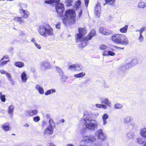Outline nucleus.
Returning <instances> with one entry per match:
<instances>
[{
	"mask_svg": "<svg viewBox=\"0 0 146 146\" xmlns=\"http://www.w3.org/2000/svg\"><path fill=\"white\" fill-rule=\"evenodd\" d=\"M79 33L77 34L76 38L77 42L80 41V44L82 47L86 46L88 43L87 37L83 38L84 35L87 33V30L85 28H78Z\"/></svg>",
	"mask_w": 146,
	"mask_h": 146,
	"instance_id": "nucleus-1",
	"label": "nucleus"
},
{
	"mask_svg": "<svg viewBox=\"0 0 146 146\" xmlns=\"http://www.w3.org/2000/svg\"><path fill=\"white\" fill-rule=\"evenodd\" d=\"M76 13L75 11L72 9H68L65 12V14L62 17V19L64 23H73L75 22Z\"/></svg>",
	"mask_w": 146,
	"mask_h": 146,
	"instance_id": "nucleus-2",
	"label": "nucleus"
},
{
	"mask_svg": "<svg viewBox=\"0 0 146 146\" xmlns=\"http://www.w3.org/2000/svg\"><path fill=\"white\" fill-rule=\"evenodd\" d=\"M38 30L40 35L43 36H52L54 34L53 29L49 25L40 26Z\"/></svg>",
	"mask_w": 146,
	"mask_h": 146,
	"instance_id": "nucleus-3",
	"label": "nucleus"
},
{
	"mask_svg": "<svg viewBox=\"0 0 146 146\" xmlns=\"http://www.w3.org/2000/svg\"><path fill=\"white\" fill-rule=\"evenodd\" d=\"M60 0H46L44 1V3L47 4H56V9L58 13V16L61 17L63 14L64 10V5L62 3H59Z\"/></svg>",
	"mask_w": 146,
	"mask_h": 146,
	"instance_id": "nucleus-4",
	"label": "nucleus"
},
{
	"mask_svg": "<svg viewBox=\"0 0 146 146\" xmlns=\"http://www.w3.org/2000/svg\"><path fill=\"white\" fill-rule=\"evenodd\" d=\"M111 40L115 43L124 45L129 43L127 38L124 35L119 34L114 35L111 37Z\"/></svg>",
	"mask_w": 146,
	"mask_h": 146,
	"instance_id": "nucleus-5",
	"label": "nucleus"
},
{
	"mask_svg": "<svg viewBox=\"0 0 146 146\" xmlns=\"http://www.w3.org/2000/svg\"><path fill=\"white\" fill-rule=\"evenodd\" d=\"M84 126L89 130L94 131L98 128V123L95 119L86 118L84 119Z\"/></svg>",
	"mask_w": 146,
	"mask_h": 146,
	"instance_id": "nucleus-6",
	"label": "nucleus"
},
{
	"mask_svg": "<svg viewBox=\"0 0 146 146\" xmlns=\"http://www.w3.org/2000/svg\"><path fill=\"white\" fill-rule=\"evenodd\" d=\"M95 135L98 139L102 141L105 140L107 137L106 135L104 133L101 129H99L96 131Z\"/></svg>",
	"mask_w": 146,
	"mask_h": 146,
	"instance_id": "nucleus-7",
	"label": "nucleus"
},
{
	"mask_svg": "<svg viewBox=\"0 0 146 146\" xmlns=\"http://www.w3.org/2000/svg\"><path fill=\"white\" fill-rule=\"evenodd\" d=\"M96 140V138L94 136L90 135L89 136H83L82 141L86 143L93 142Z\"/></svg>",
	"mask_w": 146,
	"mask_h": 146,
	"instance_id": "nucleus-8",
	"label": "nucleus"
},
{
	"mask_svg": "<svg viewBox=\"0 0 146 146\" xmlns=\"http://www.w3.org/2000/svg\"><path fill=\"white\" fill-rule=\"evenodd\" d=\"M81 1L78 0L76 2L75 6L76 8V12L78 13L79 17H80L83 11L82 8L81 7Z\"/></svg>",
	"mask_w": 146,
	"mask_h": 146,
	"instance_id": "nucleus-9",
	"label": "nucleus"
},
{
	"mask_svg": "<svg viewBox=\"0 0 146 146\" xmlns=\"http://www.w3.org/2000/svg\"><path fill=\"white\" fill-rule=\"evenodd\" d=\"M95 13L97 17L99 18L100 16L101 7L100 4L98 2L96 5L94 9Z\"/></svg>",
	"mask_w": 146,
	"mask_h": 146,
	"instance_id": "nucleus-10",
	"label": "nucleus"
},
{
	"mask_svg": "<svg viewBox=\"0 0 146 146\" xmlns=\"http://www.w3.org/2000/svg\"><path fill=\"white\" fill-rule=\"evenodd\" d=\"M53 129L52 127L48 126L44 131V136L45 137H47L49 135H52L53 133Z\"/></svg>",
	"mask_w": 146,
	"mask_h": 146,
	"instance_id": "nucleus-11",
	"label": "nucleus"
},
{
	"mask_svg": "<svg viewBox=\"0 0 146 146\" xmlns=\"http://www.w3.org/2000/svg\"><path fill=\"white\" fill-rule=\"evenodd\" d=\"M99 31L102 34L106 35H110L112 33L111 31L106 29L105 28L103 27L100 28Z\"/></svg>",
	"mask_w": 146,
	"mask_h": 146,
	"instance_id": "nucleus-12",
	"label": "nucleus"
},
{
	"mask_svg": "<svg viewBox=\"0 0 146 146\" xmlns=\"http://www.w3.org/2000/svg\"><path fill=\"white\" fill-rule=\"evenodd\" d=\"M138 60L136 59H134L131 60L129 62H127L125 65V67L127 68H129L137 64Z\"/></svg>",
	"mask_w": 146,
	"mask_h": 146,
	"instance_id": "nucleus-13",
	"label": "nucleus"
},
{
	"mask_svg": "<svg viewBox=\"0 0 146 146\" xmlns=\"http://www.w3.org/2000/svg\"><path fill=\"white\" fill-rule=\"evenodd\" d=\"M83 68L82 66L80 64H74L70 65L69 67V69H74L75 70L79 71L82 70Z\"/></svg>",
	"mask_w": 146,
	"mask_h": 146,
	"instance_id": "nucleus-14",
	"label": "nucleus"
},
{
	"mask_svg": "<svg viewBox=\"0 0 146 146\" xmlns=\"http://www.w3.org/2000/svg\"><path fill=\"white\" fill-rule=\"evenodd\" d=\"M40 66L41 68L43 69H49L51 67L50 64L46 61H44L41 62Z\"/></svg>",
	"mask_w": 146,
	"mask_h": 146,
	"instance_id": "nucleus-15",
	"label": "nucleus"
},
{
	"mask_svg": "<svg viewBox=\"0 0 146 146\" xmlns=\"http://www.w3.org/2000/svg\"><path fill=\"white\" fill-rule=\"evenodd\" d=\"M123 123L125 125L129 124L132 121V117L130 116H127L124 117L123 119Z\"/></svg>",
	"mask_w": 146,
	"mask_h": 146,
	"instance_id": "nucleus-16",
	"label": "nucleus"
},
{
	"mask_svg": "<svg viewBox=\"0 0 146 146\" xmlns=\"http://www.w3.org/2000/svg\"><path fill=\"white\" fill-rule=\"evenodd\" d=\"M27 77L28 76L26 71H23L21 73V78L22 82L23 83H25L27 82L28 79Z\"/></svg>",
	"mask_w": 146,
	"mask_h": 146,
	"instance_id": "nucleus-17",
	"label": "nucleus"
},
{
	"mask_svg": "<svg viewBox=\"0 0 146 146\" xmlns=\"http://www.w3.org/2000/svg\"><path fill=\"white\" fill-rule=\"evenodd\" d=\"M115 54V53L112 51L108 50H104L102 51V55L104 56H114Z\"/></svg>",
	"mask_w": 146,
	"mask_h": 146,
	"instance_id": "nucleus-18",
	"label": "nucleus"
},
{
	"mask_svg": "<svg viewBox=\"0 0 146 146\" xmlns=\"http://www.w3.org/2000/svg\"><path fill=\"white\" fill-rule=\"evenodd\" d=\"M38 113V111L37 110L35 109L31 110H27L26 111V113L29 116H33L36 115Z\"/></svg>",
	"mask_w": 146,
	"mask_h": 146,
	"instance_id": "nucleus-19",
	"label": "nucleus"
},
{
	"mask_svg": "<svg viewBox=\"0 0 146 146\" xmlns=\"http://www.w3.org/2000/svg\"><path fill=\"white\" fill-rule=\"evenodd\" d=\"M101 103L102 104L106 105L109 107H111V102L108 98L102 99L101 100Z\"/></svg>",
	"mask_w": 146,
	"mask_h": 146,
	"instance_id": "nucleus-20",
	"label": "nucleus"
},
{
	"mask_svg": "<svg viewBox=\"0 0 146 146\" xmlns=\"http://www.w3.org/2000/svg\"><path fill=\"white\" fill-rule=\"evenodd\" d=\"M20 12L22 14V17L24 18H28L29 15V12L26 10L21 9V10H20Z\"/></svg>",
	"mask_w": 146,
	"mask_h": 146,
	"instance_id": "nucleus-21",
	"label": "nucleus"
},
{
	"mask_svg": "<svg viewBox=\"0 0 146 146\" xmlns=\"http://www.w3.org/2000/svg\"><path fill=\"white\" fill-rule=\"evenodd\" d=\"M35 88L40 94H42L44 93V89L40 85L38 84L36 85Z\"/></svg>",
	"mask_w": 146,
	"mask_h": 146,
	"instance_id": "nucleus-22",
	"label": "nucleus"
},
{
	"mask_svg": "<svg viewBox=\"0 0 146 146\" xmlns=\"http://www.w3.org/2000/svg\"><path fill=\"white\" fill-rule=\"evenodd\" d=\"M109 116L108 114L105 113L102 116V119L103 122V125H105L107 123L106 119L108 118Z\"/></svg>",
	"mask_w": 146,
	"mask_h": 146,
	"instance_id": "nucleus-23",
	"label": "nucleus"
},
{
	"mask_svg": "<svg viewBox=\"0 0 146 146\" xmlns=\"http://www.w3.org/2000/svg\"><path fill=\"white\" fill-rule=\"evenodd\" d=\"M96 35V31L94 29L92 30L88 35V36L87 37L88 38V41L89 40L91 39L94 36Z\"/></svg>",
	"mask_w": 146,
	"mask_h": 146,
	"instance_id": "nucleus-24",
	"label": "nucleus"
},
{
	"mask_svg": "<svg viewBox=\"0 0 146 146\" xmlns=\"http://www.w3.org/2000/svg\"><path fill=\"white\" fill-rule=\"evenodd\" d=\"M140 135L142 137L146 139V128L144 127L141 129Z\"/></svg>",
	"mask_w": 146,
	"mask_h": 146,
	"instance_id": "nucleus-25",
	"label": "nucleus"
},
{
	"mask_svg": "<svg viewBox=\"0 0 146 146\" xmlns=\"http://www.w3.org/2000/svg\"><path fill=\"white\" fill-rule=\"evenodd\" d=\"M17 67L19 68H22L25 66L24 63L21 61H17L15 62L14 64Z\"/></svg>",
	"mask_w": 146,
	"mask_h": 146,
	"instance_id": "nucleus-26",
	"label": "nucleus"
},
{
	"mask_svg": "<svg viewBox=\"0 0 146 146\" xmlns=\"http://www.w3.org/2000/svg\"><path fill=\"white\" fill-rule=\"evenodd\" d=\"M2 127L4 130L5 131H9L11 129L9 126V124L8 123H6L3 124Z\"/></svg>",
	"mask_w": 146,
	"mask_h": 146,
	"instance_id": "nucleus-27",
	"label": "nucleus"
},
{
	"mask_svg": "<svg viewBox=\"0 0 146 146\" xmlns=\"http://www.w3.org/2000/svg\"><path fill=\"white\" fill-rule=\"evenodd\" d=\"M56 70L60 74V75L61 76V77L62 78H64L66 79V77L63 75V72L61 68L56 67Z\"/></svg>",
	"mask_w": 146,
	"mask_h": 146,
	"instance_id": "nucleus-28",
	"label": "nucleus"
},
{
	"mask_svg": "<svg viewBox=\"0 0 146 146\" xmlns=\"http://www.w3.org/2000/svg\"><path fill=\"white\" fill-rule=\"evenodd\" d=\"M14 107L13 105L9 106L8 110V113L12 115L14 112Z\"/></svg>",
	"mask_w": 146,
	"mask_h": 146,
	"instance_id": "nucleus-29",
	"label": "nucleus"
},
{
	"mask_svg": "<svg viewBox=\"0 0 146 146\" xmlns=\"http://www.w3.org/2000/svg\"><path fill=\"white\" fill-rule=\"evenodd\" d=\"M14 20L16 22H18L20 24L24 23V21L21 17H16L14 18Z\"/></svg>",
	"mask_w": 146,
	"mask_h": 146,
	"instance_id": "nucleus-30",
	"label": "nucleus"
},
{
	"mask_svg": "<svg viewBox=\"0 0 146 146\" xmlns=\"http://www.w3.org/2000/svg\"><path fill=\"white\" fill-rule=\"evenodd\" d=\"M135 123L133 122H132L129 123L126 127V129L128 130H131L135 127Z\"/></svg>",
	"mask_w": 146,
	"mask_h": 146,
	"instance_id": "nucleus-31",
	"label": "nucleus"
},
{
	"mask_svg": "<svg viewBox=\"0 0 146 146\" xmlns=\"http://www.w3.org/2000/svg\"><path fill=\"white\" fill-rule=\"evenodd\" d=\"M126 135L127 137L129 139H133L135 136L134 133L131 131L127 132Z\"/></svg>",
	"mask_w": 146,
	"mask_h": 146,
	"instance_id": "nucleus-32",
	"label": "nucleus"
},
{
	"mask_svg": "<svg viewBox=\"0 0 146 146\" xmlns=\"http://www.w3.org/2000/svg\"><path fill=\"white\" fill-rule=\"evenodd\" d=\"M56 92V90L54 89H52L47 90L44 93L45 95L47 96L50 95Z\"/></svg>",
	"mask_w": 146,
	"mask_h": 146,
	"instance_id": "nucleus-33",
	"label": "nucleus"
},
{
	"mask_svg": "<svg viewBox=\"0 0 146 146\" xmlns=\"http://www.w3.org/2000/svg\"><path fill=\"white\" fill-rule=\"evenodd\" d=\"M128 28V26L127 25H125L124 27L120 28L119 31L121 33H126Z\"/></svg>",
	"mask_w": 146,
	"mask_h": 146,
	"instance_id": "nucleus-34",
	"label": "nucleus"
},
{
	"mask_svg": "<svg viewBox=\"0 0 146 146\" xmlns=\"http://www.w3.org/2000/svg\"><path fill=\"white\" fill-rule=\"evenodd\" d=\"M85 75V72H82L80 73L74 74V76L77 78H82Z\"/></svg>",
	"mask_w": 146,
	"mask_h": 146,
	"instance_id": "nucleus-35",
	"label": "nucleus"
},
{
	"mask_svg": "<svg viewBox=\"0 0 146 146\" xmlns=\"http://www.w3.org/2000/svg\"><path fill=\"white\" fill-rule=\"evenodd\" d=\"M19 6L20 7L19 8V12H20V10L22 9L24 10L23 9H25L27 8V6L25 4H23L22 3H19Z\"/></svg>",
	"mask_w": 146,
	"mask_h": 146,
	"instance_id": "nucleus-36",
	"label": "nucleus"
},
{
	"mask_svg": "<svg viewBox=\"0 0 146 146\" xmlns=\"http://www.w3.org/2000/svg\"><path fill=\"white\" fill-rule=\"evenodd\" d=\"M146 7V3L140 2L138 5V7L140 8H143Z\"/></svg>",
	"mask_w": 146,
	"mask_h": 146,
	"instance_id": "nucleus-37",
	"label": "nucleus"
},
{
	"mask_svg": "<svg viewBox=\"0 0 146 146\" xmlns=\"http://www.w3.org/2000/svg\"><path fill=\"white\" fill-rule=\"evenodd\" d=\"M73 0H65V2L67 6L69 7L72 5Z\"/></svg>",
	"mask_w": 146,
	"mask_h": 146,
	"instance_id": "nucleus-38",
	"label": "nucleus"
},
{
	"mask_svg": "<svg viewBox=\"0 0 146 146\" xmlns=\"http://www.w3.org/2000/svg\"><path fill=\"white\" fill-rule=\"evenodd\" d=\"M0 99L1 101L3 102L5 101V95H2V93L0 92Z\"/></svg>",
	"mask_w": 146,
	"mask_h": 146,
	"instance_id": "nucleus-39",
	"label": "nucleus"
},
{
	"mask_svg": "<svg viewBox=\"0 0 146 146\" xmlns=\"http://www.w3.org/2000/svg\"><path fill=\"white\" fill-rule=\"evenodd\" d=\"M10 61V60L9 59L7 60H5L2 62L1 60L0 61V66H2L6 64L7 62Z\"/></svg>",
	"mask_w": 146,
	"mask_h": 146,
	"instance_id": "nucleus-40",
	"label": "nucleus"
},
{
	"mask_svg": "<svg viewBox=\"0 0 146 146\" xmlns=\"http://www.w3.org/2000/svg\"><path fill=\"white\" fill-rule=\"evenodd\" d=\"M0 73L2 74H5L8 77L10 74L9 73L6 72V71L4 70H0Z\"/></svg>",
	"mask_w": 146,
	"mask_h": 146,
	"instance_id": "nucleus-41",
	"label": "nucleus"
},
{
	"mask_svg": "<svg viewBox=\"0 0 146 146\" xmlns=\"http://www.w3.org/2000/svg\"><path fill=\"white\" fill-rule=\"evenodd\" d=\"M49 126H50L52 127L54 126L55 125V124L53 122V120L52 119L50 118L49 121Z\"/></svg>",
	"mask_w": 146,
	"mask_h": 146,
	"instance_id": "nucleus-42",
	"label": "nucleus"
},
{
	"mask_svg": "<svg viewBox=\"0 0 146 146\" xmlns=\"http://www.w3.org/2000/svg\"><path fill=\"white\" fill-rule=\"evenodd\" d=\"M122 105L120 104H116L114 105V108L115 109H120L122 107Z\"/></svg>",
	"mask_w": 146,
	"mask_h": 146,
	"instance_id": "nucleus-43",
	"label": "nucleus"
},
{
	"mask_svg": "<svg viewBox=\"0 0 146 146\" xmlns=\"http://www.w3.org/2000/svg\"><path fill=\"white\" fill-rule=\"evenodd\" d=\"M107 47L106 45L104 44H101L99 46L100 49L102 50H107Z\"/></svg>",
	"mask_w": 146,
	"mask_h": 146,
	"instance_id": "nucleus-44",
	"label": "nucleus"
},
{
	"mask_svg": "<svg viewBox=\"0 0 146 146\" xmlns=\"http://www.w3.org/2000/svg\"><path fill=\"white\" fill-rule=\"evenodd\" d=\"M137 143L140 144H142L143 143L144 141H143L142 139L141 138H139L137 139Z\"/></svg>",
	"mask_w": 146,
	"mask_h": 146,
	"instance_id": "nucleus-45",
	"label": "nucleus"
},
{
	"mask_svg": "<svg viewBox=\"0 0 146 146\" xmlns=\"http://www.w3.org/2000/svg\"><path fill=\"white\" fill-rule=\"evenodd\" d=\"M40 120V118L39 116L34 117L33 118V121L35 122H38Z\"/></svg>",
	"mask_w": 146,
	"mask_h": 146,
	"instance_id": "nucleus-46",
	"label": "nucleus"
},
{
	"mask_svg": "<svg viewBox=\"0 0 146 146\" xmlns=\"http://www.w3.org/2000/svg\"><path fill=\"white\" fill-rule=\"evenodd\" d=\"M7 78L8 79V80H9L10 81L11 83L13 85H14L15 84V82H14V81L12 79V78L11 76V75L10 74V75L9 76L7 77Z\"/></svg>",
	"mask_w": 146,
	"mask_h": 146,
	"instance_id": "nucleus-47",
	"label": "nucleus"
},
{
	"mask_svg": "<svg viewBox=\"0 0 146 146\" xmlns=\"http://www.w3.org/2000/svg\"><path fill=\"white\" fill-rule=\"evenodd\" d=\"M138 39L139 41L141 42L143 41L144 37L142 36V34H139V37Z\"/></svg>",
	"mask_w": 146,
	"mask_h": 146,
	"instance_id": "nucleus-48",
	"label": "nucleus"
},
{
	"mask_svg": "<svg viewBox=\"0 0 146 146\" xmlns=\"http://www.w3.org/2000/svg\"><path fill=\"white\" fill-rule=\"evenodd\" d=\"M115 0H105L106 2L109 3L110 4H112L114 3Z\"/></svg>",
	"mask_w": 146,
	"mask_h": 146,
	"instance_id": "nucleus-49",
	"label": "nucleus"
},
{
	"mask_svg": "<svg viewBox=\"0 0 146 146\" xmlns=\"http://www.w3.org/2000/svg\"><path fill=\"white\" fill-rule=\"evenodd\" d=\"M146 30V29L145 27H142L141 28L140 30H139V34H142V33L143 32L145 31Z\"/></svg>",
	"mask_w": 146,
	"mask_h": 146,
	"instance_id": "nucleus-50",
	"label": "nucleus"
},
{
	"mask_svg": "<svg viewBox=\"0 0 146 146\" xmlns=\"http://www.w3.org/2000/svg\"><path fill=\"white\" fill-rule=\"evenodd\" d=\"M101 142L98 141L95 143V146H101Z\"/></svg>",
	"mask_w": 146,
	"mask_h": 146,
	"instance_id": "nucleus-51",
	"label": "nucleus"
},
{
	"mask_svg": "<svg viewBox=\"0 0 146 146\" xmlns=\"http://www.w3.org/2000/svg\"><path fill=\"white\" fill-rule=\"evenodd\" d=\"M34 45L38 49H40L41 48V45L39 44H38L37 43L34 44Z\"/></svg>",
	"mask_w": 146,
	"mask_h": 146,
	"instance_id": "nucleus-52",
	"label": "nucleus"
},
{
	"mask_svg": "<svg viewBox=\"0 0 146 146\" xmlns=\"http://www.w3.org/2000/svg\"><path fill=\"white\" fill-rule=\"evenodd\" d=\"M107 106L105 104H102L101 108L106 109L108 108Z\"/></svg>",
	"mask_w": 146,
	"mask_h": 146,
	"instance_id": "nucleus-53",
	"label": "nucleus"
},
{
	"mask_svg": "<svg viewBox=\"0 0 146 146\" xmlns=\"http://www.w3.org/2000/svg\"><path fill=\"white\" fill-rule=\"evenodd\" d=\"M84 2L85 6L87 7L89 3V0H84Z\"/></svg>",
	"mask_w": 146,
	"mask_h": 146,
	"instance_id": "nucleus-54",
	"label": "nucleus"
},
{
	"mask_svg": "<svg viewBox=\"0 0 146 146\" xmlns=\"http://www.w3.org/2000/svg\"><path fill=\"white\" fill-rule=\"evenodd\" d=\"M9 58V56L7 55L5 56H3L1 59V61H2L4 59H7Z\"/></svg>",
	"mask_w": 146,
	"mask_h": 146,
	"instance_id": "nucleus-55",
	"label": "nucleus"
},
{
	"mask_svg": "<svg viewBox=\"0 0 146 146\" xmlns=\"http://www.w3.org/2000/svg\"><path fill=\"white\" fill-rule=\"evenodd\" d=\"M126 65V64L124 66H121V69L122 70V71L125 70V69H127L125 67V65Z\"/></svg>",
	"mask_w": 146,
	"mask_h": 146,
	"instance_id": "nucleus-56",
	"label": "nucleus"
},
{
	"mask_svg": "<svg viewBox=\"0 0 146 146\" xmlns=\"http://www.w3.org/2000/svg\"><path fill=\"white\" fill-rule=\"evenodd\" d=\"M56 28L60 29V24L59 23L56 25Z\"/></svg>",
	"mask_w": 146,
	"mask_h": 146,
	"instance_id": "nucleus-57",
	"label": "nucleus"
},
{
	"mask_svg": "<svg viewBox=\"0 0 146 146\" xmlns=\"http://www.w3.org/2000/svg\"><path fill=\"white\" fill-rule=\"evenodd\" d=\"M96 106L98 108H101L102 104H96Z\"/></svg>",
	"mask_w": 146,
	"mask_h": 146,
	"instance_id": "nucleus-58",
	"label": "nucleus"
},
{
	"mask_svg": "<svg viewBox=\"0 0 146 146\" xmlns=\"http://www.w3.org/2000/svg\"><path fill=\"white\" fill-rule=\"evenodd\" d=\"M93 115H94L96 117H97L99 115V114L98 112H96L94 113L93 114Z\"/></svg>",
	"mask_w": 146,
	"mask_h": 146,
	"instance_id": "nucleus-59",
	"label": "nucleus"
},
{
	"mask_svg": "<svg viewBox=\"0 0 146 146\" xmlns=\"http://www.w3.org/2000/svg\"><path fill=\"white\" fill-rule=\"evenodd\" d=\"M31 41L34 43V44L36 43L35 39L34 38H33L31 39Z\"/></svg>",
	"mask_w": 146,
	"mask_h": 146,
	"instance_id": "nucleus-60",
	"label": "nucleus"
},
{
	"mask_svg": "<svg viewBox=\"0 0 146 146\" xmlns=\"http://www.w3.org/2000/svg\"><path fill=\"white\" fill-rule=\"evenodd\" d=\"M47 146H55L52 143H49L47 144Z\"/></svg>",
	"mask_w": 146,
	"mask_h": 146,
	"instance_id": "nucleus-61",
	"label": "nucleus"
},
{
	"mask_svg": "<svg viewBox=\"0 0 146 146\" xmlns=\"http://www.w3.org/2000/svg\"><path fill=\"white\" fill-rule=\"evenodd\" d=\"M23 126L27 127H28L29 126V125L28 123H26Z\"/></svg>",
	"mask_w": 146,
	"mask_h": 146,
	"instance_id": "nucleus-62",
	"label": "nucleus"
},
{
	"mask_svg": "<svg viewBox=\"0 0 146 146\" xmlns=\"http://www.w3.org/2000/svg\"><path fill=\"white\" fill-rule=\"evenodd\" d=\"M64 121H65V120L63 119H61L60 120V122L62 123H64Z\"/></svg>",
	"mask_w": 146,
	"mask_h": 146,
	"instance_id": "nucleus-63",
	"label": "nucleus"
},
{
	"mask_svg": "<svg viewBox=\"0 0 146 146\" xmlns=\"http://www.w3.org/2000/svg\"><path fill=\"white\" fill-rule=\"evenodd\" d=\"M67 146H74L72 145L71 144H70L68 145Z\"/></svg>",
	"mask_w": 146,
	"mask_h": 146,
	"instance_id": "nucleus-64",
	"label": "nucleus"
}]
</instances>
